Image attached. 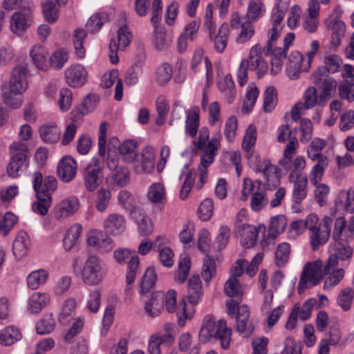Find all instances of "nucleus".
<instances>
[{
  "label": "nucleus",
  "instance_id": "14",
  "mask_svg": "<svg viewBox=\"0 0 354 354\" xmlns=\"http://www.w3.org/2000/svg\"><path fill=\"white\" fill-rule=\"evenodd\" d=\"M303 97L304 102L297 103L292 109V118L295 121L300 119V113L302 110L312 109L315 105L319 106V97L315 87L308 88L305 91Z\"/></svg>",
  "mask_w": 354,
  "mask_h": 354
},
{
  "label": "nucleus",
  "instance_id": "12",
  "mask_svg": "<svg viewBox=\"0 0 354 354\" xmlns=\"http://www.w3.org/2000/svg\"><path fill=\"white\" fill-rule=\"evenodd\" d=\"M333 218L325 216L320 222V227L310 232V244L313 251L317 250L320 245L325 244L330 236Z\"/></svg>",
  "mask_w": 354,
  "mask_h": 354
},
{
  "label": "nucleus",
  "instance_id": "19",
  "mask_svg": "<svg viewBox=\"0 0 354 354\" xmlns=\"http://www.w3.org/2000/svg\"><path fill=\"white\" fill-rule=\"evenodd\" d=\"M28 88L26 68L19 65L13 68L10 80V90L17 93H24Z\"/></svg>",
  "mask_w": 354,
  "mask_h": 354
},
{
  "label": "nucleus",
  "instance_id": "35",
  "mask_svg": "<svg viewBox=\"0 0 354 354\" xmlns=\"http://www.w3.org/2000/svg\"><path fill=\"white\" fill-rule=\"evenodd\" d=\"M217 85L219 91L224 93L227 103L231 104L236 94L232 75L230 74L226 75L223 80L218 81Z\"/></svg>",
  "mask_w": 354,
  "mask_h": 354
},
{
  "label": "nucleus",
  "instance_id": "11",
  "mask_svg": "<svg viewBox=\"0 0 354 354\" xmlns=\"http://www.w3.org/2000/svg\"><path fill=\"white\" fill-rule=\"evenodd\" d=\"M322 268V262L320 260L313 263H307L302 271L300 279L298 283V292L301 294L307 288L308 282L315 286L320 281V274Z\"/></svg>",
  "mask_w": 354,
  "mask_h": 354
},
{
  "label": "nucleus",
  "instance_id": "15",
  "mask_svg": "<svg viewBox=\"0 0 354 354\" xmlns=\"http://www.w3.org/2000/svg\"><path fill=\"white\" fill-rule=\"evenodd\" d=\"M283 0H279L272 10L271 20L272 26L268 31V37H270V43L273 40H277L281 34L283 26L282 21L285 16V11L288 6H281Z\"/></svg>",
  "mask_w": 354,
  "mask_h": 354
},
{
  "label": "nucleus",
  "instance_id": "23",
  "mask_svg": "<svg viewBox=\"0 0 354 354\" xmlns=\"http://www.w3.org/2000/svg\"><path fill=\"white\" fill-rule=\"evenodd\" d=\"M238 233L241 236V243L245 248H252L257 243L259 229L252 225L244 223L239 227Z\"/></svg>",
  "mask_w": 354,
  "mask_h": 354
},
{
  "label": "nucleus",
  "instance_id": "8",
  "mask_svg": "<svg viewBox=\"0 0 354 354\" xmlns=\"http://www.w3.org/2000/svg\"><path fill=\"white\" fill-rule=\"evenodd\" d=\"M224 292L226 295L231 297L226 301L227 313L230 317H233L237 306L242 301L243 295V288L239 279L229 278L225 283Z\"/></svg>",
  "mask_w": 354,
  "mask_h": 354
},
{
  "label": "nucleus",
  "instance_id": "58",
  "mask_svg": "<svg viewBox=\"0 0 354 354\" xmlns=\"http://www.w3.org/2000/svg\"><path fill=\"white\" fill-rule=\"evenodd\" d=\"M156 111L158 114V117L156 120V123L158 125L164 124L166 117L169 111V102L166 99L165 95H159L156 101Z\"/></svg>",
  "mask_w": 354,
  "mask_h": 354
},
{
  "label": "nucleus",
  "instance_id": "10",
  "mask_svg": "<svg viewBox=\"0 0 354 354\" xmlns=\"http://www.w3.org/2000/svg\"><path fill=\"white\" fill-rule=\"evenodd\" d=\"M230 25L234 29H241L236 38L237 44H245L254 35L255 28L252 22L237 12L232 14Z\"/></svg>",
  "mask_w": 354,
  "mask_h": 354
},
{
  "label": "nucleus",
  "instance_id": "34",
  "mask_svg": "<svg viewBox=\"0 0 354 354\" xmlns=\"http://www.w3.org/2000/svg\"><path fill=\"white\" fill-rule=\"evenodd\" d=\"M348 243H335L333 252L330 254L331 263H338L339 260L347 261L353 255V249Z\"/></svg>",
  "mask_w": 354,
  "mask_h": 354
},
{
  "label": "nucleus",
  "instance_id": "33",
  "mask_svg": "<svg viewBox=\"0 0 354 354\" xmlns=\"http://www.w3.org/2000/svg\"><path fill=\"white\" fill-rule=\"evenodd\" d=\"M184 175L185 176V180L180 192V197L182 200H185L187 198L192 189L196 178L195 171L189 170V165L187 164L185 165L183 167L179 179L181 180Z\"/></svg>",
  "mask_w": 354,
  "mask_h": 354
},
{
  "label": "nucleus",
  "instance_id": "53",
  "mask_svg": "<svg viewBox=\"0 0 354 354\" xmlns=\"http://www.w3.org/2000/svg\"><path fill=\"white\" fill-rule=\"evenodd\" d=\"M248 64V69L250 71H256L258 67L264 61L262 59V48L259 44H256L252 47L250 51L249 58L243 59Z\"/></svg>",
  "mask_w": 354,
  "mask_h": 354
},
{
  "label": "nucleus",
  "instance_id": "2",
  "mask_svg": "<svg viewBox=\"0 0 354 354\" xmlns=\"http://www.w3.org/2000/svg\"><path fill=\"white\" fill-rule=\"evenodd\" d=\"M11 160L7 167V173L12 178H17L28 167V148L21 142H12L10 146Z\"/></svg>",
  "mask_w": 354,
  "mask_h": 354
},
{
  "label": "nucleus",
  "instance_id": "40",
  "mask_svg": "<svg viewBox=\"0 0 354 354\" xmlns=\"http://www.w3.org/2000/svg\"><path fill=\"white\" fill-rule=\"evenodd\" d=\"M286 225V218L278 215L272 218L267 233V239L274 240L285 230Z\"/></svg>",
  "mask_w": 354,
  "mask_h": 354
},
{
  "label": "nucleus",
  "instance_id": "29",
  "mask_svg": "<svg viewBox=\"0 0 354 354\" xmlns=\"http://www.w3.org/2000/svg\"><path fill=\"white\" fill-rule=\"evenodd\" d=\"M335 204L339 209L351 214L354 213V190H341L337 195Z\"/></svg>",
  "mask_w": 354,
  "mask_h": 354
},
{
  "label": "nucleus",
  "instance_id": "21",
  "mask_svg": "<svg viewBox=\"0 0 354 354\" xmlns=\"http://www.w3.org/2000/svg\"><path fill=\"white\" fill-rule=\"evenodd\" d=\"M77 198L70 197L59 202L54 209V216L57 219H63L73 215L79 209Z\"/></svg>",
  "mask_w": 354,
  "mask_h": 354
},
{
  "label": "nucleus",
  "instance_id": "5",
  "mask_svg": "<svg viewBox=\"0 0 354 354\" xmlns=\"http://www.w3.org/2000/svg\"><path fill=\"white\" fill-rule=\"evenodd\" d=\"M104 156L105 155L97 154L92 158L85 168L84 185L89 192L95 191L102 181Z\"/></svg>",
  "mask_w": 354,
  "mask_h": 354
},
{
  "label": "nucleus",
  "instance_id": "59",
  "mask_svg": "<svg viewBox=\"0 0 354 354\" xmlns=\"http://www.w3.org/2000/svg\"><path fill=\"white\" fill-rule=\"evenodd\" d=\"M290 252V245L286 243L279 244L275 252V263L277 267L282 268L288 262Z\"/></svg>",
  "mask_w": 354,
  "mask_h": 354
},
{
  "label": "nucleus",
  "instance_id": "61",
  "mask_svg": "<svg viewBox=\"0 0 354 354\" xmlns=\"http://www.w3.org/2000/svg\"><path fill=\"white\" fill-rule=\"evenodd\" d=\"M277 104V91L274 86H268L264 92L263 110L271 112Z\"/></svg>",
  "mask_w": 354,
  "mask_h": 354
},
{
  "label": "nucleus",
  "instance_id": "46",
  "mask_svg": "<svg viewBox=\"0 0 354 354\" xmlns=\"http://www.w3.org/2000/svg\"><path fill=\"white\" fill-rule=\"evenodd\" d=\"M292 201L295 203L300 204L307 196V176L301 178L299 181L292 183Z\"/></svg>",
  "mask_w": 354,
  "mask_h": 354
},
{
  "label": "nucleus",
  "instance_id": "32",
  "mask_svg": "<svg viewBox=\"0 0 354 354\" xmlns=\"http://www.w3.org/2000/svg\"><path fill=\"white\" fill-rule=\"evenodd\" d=\"M30 244V238L27 232L20 231L12 244V251L16 258H21L27 254Z\"/></svg>",
  "mask_w": 354,
  "mask_h": 354
},
{
  "label": "nucleus",
  "instance_id": "9",
  "mask_svg": "<svg viewBox=\"0 0 354 354\" xmlns=\"http://www.w3.org/2000/svg\"><path fill=\"white\" fill-rule=\"evenodd\" d=\"M332 227L330 234L335 243H349L353 239L354 216L348 225L344 217L339 216L333 220Z\"/></svg>",
  "mask_w": 354,
  "mask_h": 354
},
{
  "label": "nucleus",
  "instance_id": "22",
  "mask_svg": "<svg viewBox=\"0 0 354 354\" xmlns=\"http://www.w3.org/2000/svg\"><path fill=\"white\" fill-rule=\"evenodd\" d=\"M77 173V162L71 156L64 157L59 162L57 174L63 182L69 183Z\"/></svg>",
  "mask_w": 354,
  "mask_h": 354
},
{
  "label": "nucleus",
  "instance_id": "41",
  "mask_svg": "<svg viewBox=\"0 0 354 354\" xmlns=\"http://www.w3.org/2000/svg\"><path fill=\"white\" fill-rule=\"evenodd\" d=\"M157 276L154 268H147L140 282L139 292L144 295L150 292L154 288Z\"/></svg>",
  "mask_w": 354,
  "mask_h": 354
},
{
  "label": "nucleus",
  "instance_id": "38",
  "mask_svg": "<svg viewBox=\"0 0 354 354\" xmlns=\"http://www.w3.org/2000/svg\"><path fill=\"white\" fill-rule=\"evenodd\" d=\"M30 55L38 69L44 71L46 68L48 52L44 46L41 45L33 46Z\"/></svg>",
  "mask_w": 354,
  "mask_h": 354
},
{
  "label": "nucleus",
  "instance_id": "17",
  "mask_svg": "<svg viewBox=\"0 0 354 354\" xmlns=\"http://www.w3.org/2000/svg\"><path fill=\"white\" fill-rule=\"evenodd\" d=\"M66 83L71 87L82 86L87 80V71L81 64H74L65 71Z\"/></svg>",
  "mask_w": 354,
  "mask_h": 354
},
{
  "label": "nucleus",
  "instance_id": "54",
  "mask_svg": "<svg viewBox=\"0 0 354 354\" xmlns=\"http://www.w3.org/2000/svg\"><path fill=\"white\" fill-rule=\"evenodd\" d=\"M172 75V66L169 64L165 62L158 66L156 72V80L159 85L163 86L169 82Z\"/></svg>",
  "mask_w": 354,
  "mask_h": 354
},
{
  "label": "nucleus",
  "instance_id": "56",
  "mask_svg": "<svg viewBox=\"0 0 354 354\" xmlns=\"http://www.w3.org/2000/svg\"><path fill=\"white\" fill-rule=\"evenodd\" d=\"M216 274V266L215 260L213 257L207 255L203 260L201 277L206 283H209Z\"/></svg>",
  "mask_w": 354,
  "mask_h": 354
},
{
  "label": "nucleus",
  "instance_id": "18",
  "mask_svg": "<svg viewBox=\"0 0 354 354\" xmlns=\"http://www.w3.org/2000/svg\"><path fill=\"white\" fill-rule=\"evenodd\" d=\"M250 310L248 306H238L234 315L236 317V330L239 333H247L251 334L253 331V326L250 322Z\"/></svg>",
  "mask_w": 354,
  "mask_h": 354
},
{
  "label": "nucleus",
  "instance_id": "31",
  "mask_svg": "<svg viewBox=\"0 0 354 354\" xmlns=\"http://www.w3.org/2000/svg\"><path fill=\"white\" fill-rule=\"evenodd\" d=\"M155 166V156L153 149L150 147H146L143 149L141 154V166H137L136 171L137 173L144 172L151 174L153 172Z\"/></svg>",
  "mask_w": 354,
  "mask_h": 354
},
{
  "label": "nucleus",
  "instance_id": "63",
  "mask_svg": "<svg viewBox=\"0 0 354 354\" xmlns=\"http://www.w3.org/2000/svg\"><path fill=\"white\" fill-rule=\"evenodd\" d=\"M327 165V159H321L319 160L317 163L313 167L310 174V180L312 185H317L321 184L320 182L324 175V167Z\"/></svg>",
  "mask_w": 354,
  "mask_h": 354
},
{
  "label": "nucleus",
  "instance_id": "50",
  "mask_svg": "<svg viewBox=\"0 0 354 354\" xmlns=\"http://www.w3.org/2000/svg\"><path fill=\"white\" fill-rule=\"evenodd\" d=\"M133 219L137 223L138 231L141 235L147 236L152 232L151 220L144 214L142 209H139V212Z\"/></svg>",
  "mask_w": 354,
  "mask_h": 354
},
{
  "label": "nucleus",
  "instance_id": "48",
  "mask_svg": "<svg viewBox=\"0 0 354 354\" xmlns=\"http://www.w3.org/2000/svg\"><path fill=\"white\" fill-rule=\"evenodd\" d=\"M21 338L19 330L14 326H8L0 333V344L10 346Z\"/></svg>",
  "mask_w": 354,
  "mask_h": 354
},
{
  "label": "nucleus",
  "instance_id": "60",
  "mask_svg": "<svg viewBox=\"0 0 354 354\" xmlns=\"http://www.w3.org/2000/svg\"><path fill=\"white\" fill-rule=\"evenodd\" d=\"M147 197L153 203L161 202L165 197V189L160 183L151 185L148 189Z\"/></svg>",
  "mask_w": 354,
  "mask_h": 354
},
{
  "label": "nucleus",
  "instance_id": "64",
  "mask_svg": "<svg viewBox=\"0 0 354 354\" xmlns=\"http://www.w3.org/2000/svg\"><path fill=\"white\" fill-rule=\"evenodd\" d=\"M42 11L45 19L48 23H54L58 17V9L56 4L52 0H47L42 5Z\"/></svg>",
  "mask_w": 354,
  "mask_h": 354
},
{
  "label": "nucleus",
  "instance_id": "16",
  "mask_svg": "<svg viewBox=\"0 0 354 354\" xmlns=\"http://www.w3.org/2000/svg\"><path fill=\"white\" fill-rule=\"evenodd\" d=\"M306 61L304 55L299 51H292L288 57V62L286 67L287 75L292 80H297L299 77L301 72H307L309 69H305Z\"/></svg>",
  "mask_w": 354,
  "mask_h": 354
},
{
  "label": "nucleus",
  "instance_id": "4",
  "mask_svg": "<svg viewBox=\"0 0 354 354\" xmlns=\"http://www.w3.org/2000/svg\"><path fill=\"white\" fill-rule=\"evenodd\" d=\"M221 135L218 138H213L209 141V131L207 128H202L199 131V136L197 141H194L195 147L198 150L203 151L202 154V164L204 166L210 165L216 153L218 146L220 145Z\"/></svg>",
  "mask_w": 354,
  "mask_h": 354
},
{
  "label": "nucleus",
  "instance_id": "51",
  "mask_svg": "<svg viewBox=\"0 0 354 354\" xmlns=\"http://www.w3.org/2000/svg\"><path fill=\"white\" fill-rule=\"evenodd\" d=\"M257 141V129L254 124H250L246 129L242 142V149L247 154L254 153V147Z\"/></svg>",
  "mask_w": 354,
  "mask_h": 354
},
{
  "label": "nucleus",
  "instance_id": "52",
  "mask_svg": "<svg viewBox=\"0 0 354 354\" xmlns=\"http://www.w3.org/2000/svg\"><path fill=\"white\" fill-rule=\"evenodd\" d=\"M322 84V90L319 95V106H324L330 100L332 93L335 91L337 82L333 79H326Z\"/></svg>",
  "mask_w": 354,
  "mask_h": 354
},
{
  "label": "nucleus",
  "instance_id": "26",
  "mask_svg": "<svg viewBox=\"0 0 354 354\" xmlns=\"http://www.w3.org/2000/svg\"><path fill=\"white\" fill-rule=\"evenodd\" d=\"M106 232L113 235L120 234L125 230V220L123 216L111 214L104 222Z\"/></svg>",
  "mask_w": 354,
  "mask_h": 354
},
{
  "label": "nucleus",
  "instance_id": "39",
  "mask_svg": "<svg viewBox=\"0 0 354 354\" xmlns=\"http://www.w3.org/2000/svg\"><path fill=\"white\" fill-rule=\"evenodd\" d=\"M229 26L227 24H223L216 35L214 36L212 39L214 40L215 50L219 53H223L226 48L228 37H229Z\"/></svg>",
  "mask_w": 354,
  "mask_h": 354
},
{
  "label": "nucleus",
  "instance_id": "44",
  "mask_svg": "<svg viewBox=\"0 0 354 354\" xmlns=\"http://www.w3.org/2000/svg\"><path fill=\"white\" fill-rule=\"evenodd\" d=\"M82 231L80 224H75L67 230L63 239V246L66 250H70L75 245Z\"/></svg>",
  "mask_w": 354,
  "mask_h": 354
},
{
  "label": "nucleus",
  "instance_id": "49",
  "mask_svg": "<svg viewBox=\"0 0 354 354\" xmlns=\"http://www.w3.org/2000/svg\"><path fill=\"white\" fill-rule=\"evenodd\" d=\"M37 201L34 202L32 206L35 213L45 216L52 203V196L44 195L43 193L37 194Z\"/></svg>",
  "mask_w": 354,
  "mask_h": 354
},
{
  "label": "nucleus",
  "instance_id": "13",
  "mask_svg": "<svg viewBox=\"0 0 354 354\" xmlns=\"http://www.w3.org/2000/svg\"><path fill=\"white\" fill-rule=\"evenodd\" d=\"M87 243L93 247L100 254L108 253L114 247L112 239L100 230L90 232L87 237Z\"/></svg>",
  "mask_w": 354,
  "mask_h": 354
},
{
  "label": "nucleus",
  "instance_id": "42",
  "mask_svg": "<svg viewBox=\"0 0 354 354\" xmlns=\"http://www.w3.org/2000/svg\"><path fill=\"white\" fill-rule=\"evenodd\" d=\"M137 142L133 140H124L119 147V151L127 162H132L138 156Z\"/></svg>",
  "mask_w": 354,
  "mask_h": 354
},
{
  "label": "nucleus",
  "instance_id": "30",
  "mask_svg": "<svg viewBox=\"0 0 354 354\" xmlns=\"http://www.w3.org/2000/svg\"><path fill=\"white\" fill-rule=\"evenodd\" d=\"M203 296L201 279L198 275L190 277L188 283V299L191 304L196 305Z\"/></svg>",
  "mask_w": 354,
  "mask_h": 354
},
{
  "label": "nucleus",
  "instance_id": "20",
  "mask_svg": "<svg viewBox=\"0 0 354 354\" xmlns=\"http://www.w3.org/2000/svg\"><path fill=\"white\" fill-rule=\"evenodd\" d=\"M97 98L94 94L86 95L82 103L71 112V120L76 122L82 121L84 115L95 109L97 104Z\"/></svg>",
  "mask_w": 354,
  "mask_h": 354
},
{
  "label": "nucleus",
  "instance_id": "47",
  "mask_svg": "<svg viewBox=\"0 0 354 354\" xmlns=\"http://www.w3.org/2000/svg\"><path fill=\"white\" fill-rule=\"evenodd\" d=\"M325 146L326 142L324 140L318 138H314L307 150L308 158L313 160H317V162L321 159H327L322 154Z\"/></svg>",
  "mask_w": 354,
  "mask_h": 354
},
{
  "label": "nucleus",
  "instance_id": "27",
  "mask_svg": "<svg viewBox=\"0 0 354 354\" xmlns=\"http://www.w3.org/2000/svg\"><path fill=\"white\" fill-rule=\"evenodd\" d=\"M29 10H25L24 12H15L10 20V30L11 31L18 35H23L28 28V15Z\"/></svg>",
  "mask_w": 354,
  "mask_h": 354
},
{
  "label": "nucleus",
  "instance_id": "43",
  "mask_svg": "<svg viewBox=\"0 0 354 354\" xmlns=\"http://www.w3.org/2000/svg\"><path fill=\"white\" fill-rule=\"evenodd\" d=\"M48 277V272L46 270L44 269L34 270L26 278L28 287L32 290H36L46 281Z\"/></svg>",
  "mask_w": 354,
  "mask_h": 354
},
{
  "label": "nucleus",
  "instance_id": "37",
  "mask_svg": "<svg viewBox=\"0 0 354 354\" xmlns=\"http://www.w3.org/2000/svg\"><path fill=\"white\" fill-rule=\"evenodd\" d=\"M50 296L47 293L35 292L28 300L29 310L31 313L37 314L48 304Z\"/></svg>",
  "mask_w": 354,
  "mask_h": 354
},
{
  "label": "nucleus",
  "instance_id": "62",
  "mask_svg": "<svg viewBox=\"0 0 354 354\" xmlns=\"http://www.w3.org/2000/svg\"><path fill=\"white\" fill-rule=\"evenodd\" d=\"M268 200L263 191H255L251 196L250 207L254 212H259L266 207Z\"/></svg>",
  "mask_w": 354,
  "mask_h": 354
},
{
  "label": "nucleus",
  "instance_id": "45",
  "mask_svg": "<svg viewBox=\"0 0 354 354\" xmlns=\"http://www.w3.org/2000/svg\"><path fill=\"white\" fill-rule=\"evenodd\" d=\"M118 198L120 204L129 212L131 218H134L139 212V208L134 205L131 193L127 190H122L119 192Z\"/></svg>",
  "mask_w": 354,
  "mask_h": 354
},
{
  "label": "nucleus",
  "instance_id": "7",
  "mask_svg": "<svg viewBox=\"0 0 354 354\" xmlns=\"http://www.w3.org/2000/svg\"><path fill=\"white\" fill-rule=\"evenodd\" d=\"M175 324L166 323L163 332L153 334L148 341V351L149 354H161L160 346H171L175 341Z\"/></svg>",
  "mask_w": 354,
  "mask_h": 354
},
{
  "label": "nucleus",
  "instance_id": "3",
  "mask_svg": "<svg viewBox=\"0 0 354 354\" xmlns=\"http://www.w3.org/2000/svg\"><path fill=\"white\" fill-rule=\"evenodd\" d=\"M250 165L256 173H261L265 179L264 186L268 189H272L280 184V175L275 165L270 160H261L259 156L253 153L247 154Z\"/></svg>",
  "mask_w": 354,
  "mask_h": 354
},
{
  "label": "nucleus",
  "instance_id": "25",
  "mask_svg": "<svg viewBox=\"0 0 354 354\" xmlns=\"http://www.w3.org/2000/svg\"><path fill=\"white\" fill-rule=\"evenodd\" d=\"M131 39V34L129 28L126 25L123 26L118 29L117 38L111 39L109 48L112 53L123 50L129 44Z\"/></svg>",
  "mask_w": 354,
  "mask_h": 354
},
{
  "label": "nucleus",
  "instance_id": "28",
  "mask_svg": "<svg viewBox=\"0 0 354 354\" xmlns=\"http://www.w3.org/2000/svg\"><path fill=\"white\" fill-rule=\"evenodd\" d=\"M39 133L42 141L46 144L56 143L60 138L61 131L54 123H47L41 125Z\"/></svg>",
  "mask_w": 354,
  "mask_h": 354
},
{
  "label": "nucleus",
  "instance_id": "1",
  "mask_svg": "<svg viewBox=\"0 0 354 354\" xmlns=\"http://www.w3.org/2000/svg\"><path fill=\"white\" fill-rule=\"evenodd\" d=\"M232 329L227 326V322L220 319L217 322L209 315L205 316L199 332L202 343L219 342L221 346L227 349L230 346Z\"/></svg>",
  "mask_w": 354,
  "mask_h": 354
},
{
  "label": "nucleus",
  "instance_id": "24",
  "mask_svg": "<svg viewBox=\"0 0 354 354\" xmlns=\"http://www.w3.org/2000/svg\"><path fill=\"white\" fill-rule=\"evenodd\" d=\"M200 124V109L198 106H192L186 111L185 134L194 138Z\"/></svg>",
  "mask_w": 354,
  "mask_h": 354
},
{
  "label": "nucleus",
  "instance_id": "6",
  "mask_svg": "<svg viewBox=\"0 0 354 354\" xmlns=\"http://www.w3.org/2000/svg\"><path fill=\"white\" fill-rule=\"evenodd\" d=\"M105 271L101 260L95 255L89 256L82 271V281L89 286L97 285L102 281Z\"/></svg>",
  "mask_w": 354,
  "mask_h": 354
},
{
  "label": "nucleus",
  "instance_id": "57",
  "mask_svg": "<svg viewBox=\"0 0 354 354\" xmlns=\"http://www.w3.org/2000/svg\"><path fill=\"white\" fill-rule=\"evenodd\" d=\"M354 299V290L351 288L342 289L337 298L338 306L344 310L351 309Z\"/></svg>",
  "mask_w": 354,
  "mask_h": 354
},
{
  "label": "nucleus",
  "instance_id": "36",
  "mask_svg": "<svg viewBox=\"0 0 354 354\" xmlns=\"http://www.w3.org/2000/svg\"><path fill=\"white\" fill-rule=\"evenodd\" d=\"M76 305V301L73 298H69L64 301L58 318L61 324L67 325L73 319Z\"/></svg>",
  "mask_w": 354,
  "mask_h": 354
},
{
  "label": "nucleus",
  "instance_id": "55",
  "mask_svg": "<svg viewBox=\"0 0 354 354\" xmlns=\"http://www.w3.org/2000/svg\"><path fill=\"white\" fill-rule=\"evenodd\" d=\"M111 198V191L108 189L100 188L95 194V204L97 210L104 212L108 207Z\"/></svg>",
  "mask_w": 354,
  "mask_h": 354
}]
</instances>
